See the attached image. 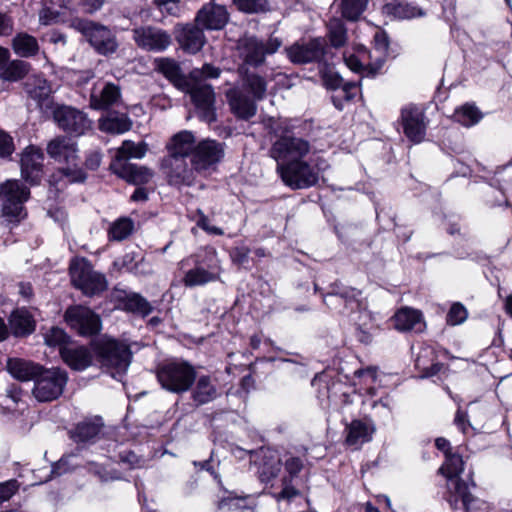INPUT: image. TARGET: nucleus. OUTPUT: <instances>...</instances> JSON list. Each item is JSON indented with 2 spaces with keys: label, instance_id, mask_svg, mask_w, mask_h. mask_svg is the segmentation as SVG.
I'll use <instances>...</instances> for the list:
<instances>
[{
  "label": "nucleus",
  "instance_id": "nucleus-1",
  "mask_svg": "<svg viewBox=\"0 0 512 512\" xmlns=\"http://www.w3.org/2000/svg\"><path fill=\"white\" fill-rule=\"evenodd\" d=\"M221 70L211 64H204L201 69L190 72L189 93L196 108L200 111L201 118L211 123L215 121V93L211 85L203 83V80L215 79L220 76Z\"/></svg>",
  "mask_w": 512,
  "mask_h": 512
},
{
  "label": "nucleus",
  "instance_id": "nucleus-2",
  "mask_svg": "<svg viewBox=\"0 0 512 512\" xmlns=\"http://www.w3.org/2000/svg\"><path fill=\"white\" fill-rule=\"evenodd\" d=\"M47 154L56 162L65 166L59 169V172L70 183H82L87 176L79 166V156L77 144L66 136H58L48 142L46 147Z\"/></svg>",
  "mask_w": 512,
  "mask_h": 512
},
{
  "label": "nucleus",
  "instance_id": "nucleus-3",
  "mask_svg": "<svg viewBox=\"0 0 512 512\" xmlns=\"http://www.w3.org/2000/svg\"><path fill=\"white\" fill-rule=\"evenodd\" d=\"M328 168L327 162L318 157L311 162L302 160L279 163L277 171L285 185L292 189H305L318 183L319 173Z\"/></svg>",
  "mask_w": 512,
  "mask_h": 512
},
{
  "label": "nucleus",
  "instance_id": "nucleus-4",
  "mask_svg": "<svg viewBox=\"0 0 512 512\" xmlns=\"http://www.w3.org/2000/svg\"><path fill=\"white\" fill-rule=\"evenodd\" d=\"M157 379L163 389L181 394L191 389L196 379V370L186 361H168L158 367Z\"/></svg>",
  "mask_w": 512,
  "mask_h": 512
},
{
  "label": "nucleus",
  "instance_id": "nucleus-5",
  "mask_svg": "<svg viewBox=\"0 0 512 512\" xmlns=\"http://www.w3.org/2000/svg\"><path fill=\"white\" fill-rule=\"evenodd\" d=\"M29 195V189L18 180H7L0 186L1 216L7 224L16 225L26 217L23 204Z\"/></svg>",
  "mask_w": 512,
  "mask_h": 512
},
{
  "label": "nucleus",
  "instance_id": "nucleus-6",
  "mask_svg": "<svg viewBox=\"0 0 512 512\" xmlns=\"http://www.w3.org/2000/svg\"><path fill=\"white\" fill-rule=\"evenodd\" d=\"M96 355L103 367L111 370L112 376L125 373L131 363L129 346L115 339H102L95 346Z\"/></svg>",
  "mask_w": 512,
  "mask_h": 512
},
{
  "label": "nucleus",
  "instance_id": "nucleus-7",
  "mask_svg": "<svg viewBox=\"0 0 512 512\" xmlns=\"http://www.w3.org/2000/svg\"><path fill=\"white\" fill-rule=\"evenodd\" d=\"M68 381L60 368L41 369L34 380L32 393L39 402H50L61 396Z\"/></svg>",
  "mask_w": 512,
  "mask_h": 512
},
{
  "label": "nucleus",
  "instance_id": "nucleus-8",
  "mask_svg": "<svg viewBox=\"0 0 512 512\" xmlns=\"http://www.w3.org/2000/svg\"><path fill=\"white\" fill-rule=\"evenodd\" d=\"M281 44L276 37L263 41L254 36H245L238 41L237 48L244 64L257 67L264 63L266 55L275 53Z\"/></svg>",
  "mask_w": 512,
  "mask_h": 512
},
{
  "label": "nucleus",
  "instance_id": "nucleus-9",
  "mask_svg": "<svg viewBox=\"0 0 512 512\" xmlns=\"http://www.w3.org/2000/svg\"><path fill=\"white\" fill-rule=\"evenodd\" d=\"M71 281L86 295H95L106 289L105 277L96 272L85 259L74 260L70 265Z\"/></svg>",
  "mask_w": 512,
  "mask_h": 512
},
{
  "label": "nucleus",
  "instance_id": "nucleus-10",
  "mask_svg": "<svg viewBox=\"0 0 512 512\" xmlns=\"http://www.w3.org/2000/svg\"><path fill=\"white\" fill-rule=\"evenodd\" d=\"M194 262L195 267L188 270L183 277L186 287L202 286L220 278L219 260L214 250L205 251L204 256H197Z\"/></svg>",
  "mask_w": 512,
  "mask_h": 512
},
{
  "label": "nucleus",
  "instance_id": "nucleus-11",
  "mask_svg": "<svg viewBox=\"0 0 512 512\" xmlns=\"http://www.w3.org/2000/svg\"><path fill=\"white\" fill-rule=\"evenodd\" d=\"M224 154V143L206 139L197 144L190 158V164L199 174H210L223 159Z\"/></svg>",
  "mask_w": 512,
  "mask_h": 512
},
{
  "label": "nucleus",
  "instance_id": "nucleus-12",
  "mask_svg": "<svg viewBox=\"0 0 512 512\" xmlns=\"http://www.w3.org/2000/svg\"><path fill=\"white\" fill-rule=\"evenodd\" d=\"M360 296V290L334 283L331 286V291L324 296L323 301L330 309L338 310L342 314L355 311L364 312L365 306Z\"/></svg>",
  "mask_w": 512,
  "mask_h": 512
},
{
  "label": "nucleus",
  "instance_id": "nucleus-13",
  "mask_svg": "<svg viewBox=\"0 0 512 512\" xmlns=\"http://www.w3.org/2000/svg\"><path fill=\"white\" fill-rule=\"evenodd\" d=\"M311 150L310 143L290 134L281 135L271 146L270 156L278 164L302 160Z\"/></svg>",
  "mask_w": 512,
  "mask_h": 512
},
{
  "label": "nucleus",
  "instance_id": "nucleus-14",
  "mask_svg": "<svg viewBox=\"0 0 512 512\" xmlns=\"http://www.w3.org/2000/svg\"><path fill=\"white\" fill-rule=\"evenodd\" d=\"M76 28L99 54L108 55L117 50L116 37L107 27L92 21L80 20Z\"/></svg>",
  "mask_w": 512,
  "mask_h": 512
},
{
  "label": "nucleus",
  "instance_id": "nucleus-15",
  "mask_svg": "<svg viewBox=\"0 0 512 512\" xmlns=\"http://www.w3.org/2000/svg\"><path fill=\"white\" fill-rule=\"evenodd\" d=\"M161 168L168 184L178 188L194 185L199 174L187 158L167 156L163 159Z\"/></svg>",
  "mask_w": 512,
  "mask_h": 512
},
{
  "label": "nucleus",
  "instance_id": "nucleus-16",
  "mask_svg": "<svg viewBox=\"0 0 512 512\" xmlns=\"http://www.w3.org/2000/svg\"><path fill=\"white\" fill-rule=\"evenodd\" d=\"M49 112L52 113L58 127L67 133L79 136L91 128V121L86 114L74 107L54 105Z\"/></svg>",
  "mask_w": 512,
  "mask_h": 512
},
{
  "label": "nucleus",
  "instance_id": "nucleus-17",
  "mask_svg": "<svg viewBox=\"0 0 512 512\" xmlns=\"http://www.w3.org/2000/svg\"><path fill=\"white\" fill-rule=\"evenodd\" d=\"M133 40L145 51L162 52L172 43L171 35L158 27L140 26L132 30Z\"/></svg>",
  "mask_w": 512,
  "mask_h": 512
},
{
  "label": "nucleus",
  "instance_id": "nucleus-18",
  "mask_svg": "<svg viewBox=\"0 0 512 512\" xmlns=\"http://www.w3.org/2000/svg\"><path fill=\"white\" fill-rule=\"evenodd\" d=\"M65 319L68 325L82 336L95 335L101 329L100 317L84 306L68 308Z\"/></svg>",
  "mask_w": 512,
  "mask_h": 512
},
{
  "label": "nucleus",
  "instance_id": "nucleus-19",
  "mask_svg": "<svg viewBox=\"0 0 512 512\" xmlns=\"http://www.w3.org/2000/svg\"><path fill=\"white\" fill-rule=\"evenodd\" d=\"M27 96L36 102L37 107L44 113H49L55 103L51 83L42 75H32L24 83Z\"/></svg>",
  "mask_w": 512,
  "mask_h": 512
},
{
  "label": "nucleus",
  "instance_id": "nucleus-20",
  "mask_svg": "<svg viewBox=\"0 0 512 512\" xmlns=\"http://www.w3.org/2000/svg\"><path fill=\"white\" fill-rule=\"evenodd\" d=\"M326 43L322 38H315L308 42H296L286 49L291 62L295 64H306L320 61L326 55Z\"/></svg>",
  "mask_w": 512,
  "mask_h": 512
},
{
  "label": "nucleus",
  "instance_id": "nucleus-21",
  "mask_svg": "<svg viewBox=\"0 0 512 512\" xmlns=\"http://www.w3.org/2000/svg\"><path fill=\"white\" fill-rule=\"evenodd\" d=\"M454 491L449 493L448 502L453 509L463 508L465 512H488L489 504L474 497L468 489L467 483L457 481L453 483Z\"/></svg>",
  "mask_w": 512,
  "mask_h": 512
},
{
  "label": "nucleus",
  "instance_id": "nucleus-22",
  "mask_svg": "<svg viewBox=\"0 0 512 512\" xmlns=\"http://www.w3.org/2000/svg\"><path fill=\"white\" fill-rule=\"evenodd\" d=\"M122 103L121 88L112 82H101L95 85L90 95L93 109L104 110Z\"/></svg>",
  "mask_w": 512,
  "mask_h": 512
},
{
  "label": "nucleus",
  "instance_id": "nucleus-23",
  "mask_svg": "<svg viewBox=\"0 0 512 512\" xmlns=\"http://www.w3.org/2000/svg\"><path fill=\"white\" fill-rule=\"evenodd\" d=\"M401 121L404 133L407 138L414 142L423 141L426 134V124L424 122V113L417 107H405L401 111Z\"/></svg>",
  "mask_w": 512,
  "mask_h": 512
},
{
  "label": "nucleus",
  "instance_id": "nucleus-24",
  "mask_svg": "<svg viewBox=\"0 0 512 512\" xmlns=\"http://www.w3.org/2000/svg\"><path fill=\"white\" fill-rule=\"evenodd\" d=\"M228 18L229 14L224 6L210 2L198 11L195 20L202 28L219 30L226 25Z\"/></svg>",
  "mask_w": 512,
  "mask_h": 512
},
{
  "label": "nucleus",
  "instance_id": "nucleus-25",
  "mask_svg": "<svg viewBox=\"0 0 512 512\" xmlns=\"http://www.w3.org/2000/svg\"><path fill=\"white\" fill-rule=\"evenodd\" d=\"M155 71L162 74L174 87L181 91L189 88L190 77L187 78L180 64L169 57H159L154 60Z\"/></svg>",
  "mask_w": 512,
  "mask_h": 512
},
{
  "label": "nucleus",
  "instance_id": "nucleus-26",
  "mask_svg": "<svg viewBox=\"0 0 512 512\" xmlns=\"http://www.w3.org/2000/svg\"><path fill=\"white\" fill-rule=\"evenodd\" d=\"M303 462L298 457H290L285 461V470L288 476L282 479V490L276 495L277 500H291L300 495L298 490L300 479L297 474L302 470Z\"/></svg>",
  "mask_w": 512,
  "mask_h": 512
},
{
  "label": "nucleus",
  "instance_id": "nucleus-27",
  "mask_svg": "<svg viewBox=\"0 0 512 512\" xmlns=\"http://www.w3.org/2000/svg\"><path fill=\"white\" fill-rule=\"evenodd\" d=\"M43 159V153L39 148L29 146L25 149L21 157V174L27 182L36 184L40 181Z\"/></svg>",
  "mask_w": 512,
  "mask_h": 512
},
{
  "label": "nucleus",
  "instance_id": "nucleus-28",
  "mask_svg": "<svg viewBox=\"0 0 512 512\" xmlns=\"http://www.w3.org/2000/svg\"><path fill=\"white\" fill-rule=\"evenodd\" d=\"M72 13L70 0H59L55 7L53 0H43L39 10V23L44 26L64 22Z\"/></svg>",
  "mask_w": 512,
  "mask_h": 512
},
{
  "label": "nucleus",
  "instance_id": "nucleus-29",
  "mask_svg": "<svg viewBox=\"0 0 512 512\" xmlns=\"http://www.w3.org/2000/svg\"><path fill=\"white\" fill-rule=\"evenodd\" d=\"M226 97L232 112L241 119L248 120L256 114L254 98H249L239 88H232L226 92Z\"/></svg>",
  "mask_w": 512,
  "mask_h": 512
},
{
  "label": "nucleus",
  "instance_id": "nucleus-30",
  "mask_svg": "<svg viewBox=\"0 0 512 512\" xmlns=\"http://www.w3.org/2000/svg\"><path fill=\"white\" fill-rule=\"evenodd\" d=\"M394 326L399 331H413L421 333L426 328L421 311L410 307L399 309L394 317Z\"/></svg>",
  "mask_w": 512,
  "mask_h": 512
},
{
  "label": "nucleus",
  "instance_id": "nucleus-31",
  "mask_svg": "<svg viewBox=\"0 0 512 512\" xmlns=\"http://www.w3.org/2000/svg\"><path fill=\"white\" fill-rule=\"evenodd\" d=\"M110 169L120 178L134 185L146 184L153 177L152 170L132 163L110 164Z\"/></svg>",
  "mask_w": 512,
  "mask_h": 512
},
{
  "label": "nucleus",
  "instance_id": "nucleus-32",
  "mask_svg": "<svg viewBox=\"0 0 512 512\" xmlns=\"http://www.w3.org/2000/svg\"><path fill=\"white\" fill-rule=\"evenodd\" d=\"M191 387V398L196 406H202L214 401L219 392L210 376L201 375L195 379Z\"/></svg>",
  "mask_w": 512,
  "mask_h": 512
},
{
  "label": "nucleus",
  "instance_id": "nucleus-33",
  "mask_svg": "<svg viewBox=\"0 0 512 512\" xmlns=\"http://www.w3.org/2000/svg\"><path fill=\"white\" fill-rule=\"evenodd\" d=\"M176 39L180 47L189 54L199 52L205 44V35L198 26L186 25L178 32Z\"/></svg>",
  "mask_w": 512,
  "mask_h": 512
},
{
  "label": "nucleus",
  "instance_id": "nucleus-34",
  "mask_svg": "<svg viewBox=\"0 0 512 512\" xmlns=\"http://www.w3.org/2000/svg\"><path fill=\"white\" fill-rule=\"evenodd\" d=\"M6 369L13 378L29 381L35 380L42 367L22 358H8Z\"/></svg>",
  "mask_w": 512,
  "mask_h": 512
},
{
  "label": "nucleus",
  "instance_id": "nucleus-35",
  "mask_svg": "<svg viewBox=\"0 0 512 512\" xmlns=\"http://www.w3.org/2000/svg\"><path fill=\"white\" fill-rule=\"evenodd\" d=\"M196 139L192 132L184 130L173 136L169 145L170 157L187 158L192 156L196 148Z\"/></svg>",
  "mask_w": 512,
  "mask_h": 512
},
{
  "label": "nucleus",
  "instance_id": "nucleus-36",
  "mask_svg": "<svg viewBox=\"0 0 512 512\" xmlns=\"http://www.w3.org/2000/svg\"><path fill=\"white\" fill-rule=\"evenodd\" d=\"M374 429L361 420H353L346 426V443L349 446L358 449L361 445L369 442L372 438Z\"/></svg>",
  "mask_w": 512,
  "mask_h": 512
},
{
  "label": "nucleus",
  "instance_id": "nucleus-37",
  "mask_svg": "<svg viewBox=\"0 0 512 512\" xmlns=\"http://www.w3.org/2000/svg\"><path fill=\"white\" fill-rule=\"evenodd\" d=\"M103 423L101 418L84 420L71 431V438L77 443H91L99 436Z\"/></svg>",
  "mask_w": 512,
  "mask_h": 512
},
{
  "label": "nucleus",
  "instance_id": "nucleus-38",
  "mask_svg": "<svg viewBox=\"0 0 512 512\" xmlns=\"http://www.w3.org/2000/svg\"><path fill=\"white\" fill-rule=\"evenodd\" d=\"M445 458V463L440 467L439 472L446 477L448 492L451 493L454 491L453 483L463 481L459 476L464 470V462L459 454L452 452H447Z\"/></svg>",
  "mask_w": 512,
  "mask_h": 512
},
{
  "label": "nucleus",
  "instance_id": "nucleus-39",
  "mask_svg": "<svg viewBox=\"0 0 512 512\" xmlns=\"http://www.w3.org/2000/svg\"><path fill=\"white\" fill-rule=\"evenodd\" d=\"M132 127V121L125 113H108L99 119V129L109 134H123Z\"/></svg>",
  "mask_w": 512,
  "mask_h": 512
},
{
  "label": "nucleus",
  "instance_id": "nucleus-40",
  "mask_svg": "<svg viewBox=\"0 0 512 512\" xmlns=\"http://www.w3.org/2000/svg\"><path fill=\"white\" fill-rule=\"evenodd\" d=\"M61 357L64 362L75 370H84L92 361L87 348L83 346H70L61 349Z\"/></svg>",
  "mask_w": 512,
  "mask_h": 512
},
{
  "label": "nucleus",
  "instance_id": "nucleus-41",
  "mask_svg": "<svg viewBox=\"0 0 512 512\" xmlns=\"http://www.w3.org/2000/svg\"><path fill=\"white\" fill-rule=\"evenodd\" d=\"M239 72L242 76L243 88L252 94L254 100L260 101L264 99L267 91L266 80L254 72H249L244 67H240Z\"/></svg>",
  "mask_w": 512,
  "mask_h": 512
},
{
  "label": "nucleus",
  "instance_id": "nucleus-42",
  "mask_svg": "<svg viewBox=\"0 0 512 512\" xmlns=\"http://www.w3.org/2000/svg\"><path fill=\"white\" fill-rule=\"evenodd\" d=\"M262 462L259 465L258 473L262 482L268 483L280 472L282 463L276 452L262 450Z\"/></svg>",
  "mask_w": 512,
  "mask_h": 512
},
{
  "label": "nucleus",
  "instance_id": "nucleus-43",
  "mask_svg": "<svg viewBox=\"0 0 512 512\" xmlns=\"http://www.w3.org/2000/svg\"><path fill=\"white\" fill-rule=\"evenodd\" d=\"M9 325L15 336H26L35 329L32 315L26 309H16L9 317Z\"/></svg>",
  "mask_w": 512,
  "mask_h": 512
},
{
  "label": "nucleus",
  "instance_id": "nucleus-44",
  "mask_svg": "<svg viewBox=\"0 0 512 512\" xmlns=\"http://www.w3.org/2000/svg\"><path fill=\"white\" fill-rule=\"evenodd\" d=\"M147 152V145L144 142L135 143L131 140H125L116 150L111 164H126L131 158L142 159Z\"/></svg>",
  "mask_w": 512,
  "mask_h": 512
},
{
  "label": "nucleus",
  "instance_id": "nucleus-45",
  "mask_svg": "<svg viewBox=\"0 0 512 512\" xmlns=\"http://www.w3.org/2000/svg\"><path fill=\"white\" fill-rule=\"evenodd\" d=\"M344 61L347 65V67L356 73L367 75V76H374L375 74H372L370 72V63H375L373 60V55L370 51H368L366 48L362 47L359 50V55H349L344 56Z\"/></svg>",
  "mask_w": 512,
  "mask_h": 512
},
{
  "label": "nucleus",
  "instance_id": "nucleus-46",
  "mask_svg": "<svg viewBox=\"0 0 512 512\" xmlns=\"http://www.w3.org/2000/svg\"><path fill=\"white\" fill-rule=\"evenodd\" d=\"M382 10L386 15L402 19H409L424 15L422 10L416 6L408 3H402L397 0H389L384 4Z\"/></svg>",
  "mask_w": 512,
  "mask_h": 512
},
{
  "label": "nucleus",
  "instance_id": "nucleus-47",
  "mask_svg": "<svg viewBox=\"0 0 512 512\" xmlns=\"http://www.w3.org/2000/svg\"><path fill=\"white\" fill-rule=\"evenodd\" d=\"M388 37L384 32H376L374 36V50L370 51L375 63H370V72L376 74L383 66L388 52Z\"/></svg>",
  "mask_w": 512,
  "mask_h": 512
},
{
  "label": "nucleus",
  "instance_id": "nucleus-48",
  "mask_svg": "<svg viewBox=\"0 0 512 512\" xmlns=\"http://www.w3.org/2000/svg\"><path fill=\"white\" fill-rule=\"evenodd\" d=\"M12 46L15 53L21 57H31L39 51L37 39L27 33L17 34L13 39Z\"/></svg>",
  "mask_w": 512,
  "mask_h": 512
},
{
  "label": "nucleus",
  "instance_id": "nucleus-49",
  "mask_svg": "<svg viewBox=\"0 0 512 512\" xmlns=\"http://www.w3.org/2000/svg\"><path fill=\"white\" fill-rule=\"evenodd\" d=\"M124 309L133 313H138L143 316L148 315L152 311L150 303L138 293L129 292L124 293L120 298Z\"/></svg>",
  "mask_w": 512,
  "mask_h": 512
},
{
  "label": "nucleus",
  "instance_id": "nucleus-50",
  "mask_svg": "<svg viewBox=\"0 0 512 512\" xmlns=\"http://www.w3.org/2000/svg\"><path fill=\"white\" fill-rule=\"evenodd\" d=\"M29 63L23 60H13L7 62L1 69V78L6 81L15 82L22 79L29 72Z\"/></svg>",
  "mask_w": 512,
  "mask_h": 512
},
{
  "label": "nucleus",
  "instance_id": "nucleus-51",
  "mask_svg": "<svg viewBox=\"0 0 512 512\" xmlns=\"http://www.w3.org/2000/svg\"><path fill=\"white\" fill-rule=\"evenodd\" d=\"M483 115L473 104H464L455 111V119L465 127H471L477 124Z\"/></svg>",
  "mask_w": 512,
  "mask_h": 512
},
{
  "label": "nucleus",
  "instance_id": "nucleus-52",
  "mask_svg": "<svg viewBox=\"0 0 512 512\" xmlns=\"http://www.w3.org/2000/svg\"><path fill=\"white\" fill-rule=\"evenodd\" d=\"M328 37L335 48L342 47L347 41V29L341 19L333 18L328 23Z\"/></svg>",
  "mask_w": 512,
  "mask_h": 512
},
{
  "label": "nucleus",
  "instance_id": "nucleus-53",
  "mask_svg": "<svg viewBox=\"0 0 512 512\" xmlns=\"http://www.w3.org/2000/svg\"><path fill=\"white\" fill-rule=\"evenodd\" d=\"M134 229V223L130 218H120L116 220L109 228V238L115 241L126 239Z\"/></svg>",
  "mask_w": 512,
  "mask_h": 512
},
{
  "label": "nucleus",
  "instance_id": "nucleus-54",
  "mask_svg": "<svg viewBox=\"0 0 512 512\" xmlns=\"http://www.w3.org/2000/svg\"><path fill=\"white\" fill-rule=\"evenodd\" d=\"M368 0H341L343 17L348 20H357L366 8Z\"/></svg>",
  "mask_w": 512,
  "mask_h": 512
},
{
  "label": "nucleus",
  "instance_id": "nucleus-55",
  "mask_svg": "<svg viewBox=\"0 0 512 512\" xmlns=\"http://www.w3.org/2000/svg\"><path fill=\"white\" fill-rule=\"evenodd\" d=\"M338 91L339 94L333 97V103L336 108L342 110L341 101H351L358 92V85L355 82H344Z\"/></svg>",
  "mask_w": 512,
  "mask_h": 512
},
{
  "label": "nucleus",
  "instance_id": "nucleus-56",
  "mask_svg": "<svg viewBox=\"0 0 512 512\" xmlns=\"http://www.w3.org/2000/svg\"><path fill=\"white\" fill-rule=\"evenodd\" d=\"M67 335L65 331L58 327H52L44 336L45 343L50 347H59L61 350L64 347H70L67 345Z\"/></svg>",
  "mask_w": 512,
  "mask_h": 512
},
{
  "label": "nucleus",
  "instance_id": "nucleus-57",
  "mask_svg": "<svg viewBox=\"0 0 512 512\" xmlns=\"http://www.w3.org/2000/svg\"><path fill=\"white\" fill-rule=\"evenodd\" d=\"M468 317L467 309L460 302H455L451 305L447 316L446 322L451 326L462 324Z\"/></svg>",
  "mask_w": 512,
  "mask_h": 512
},
{
  "label": "nucleus",
  "instance_id": "nucleus-58",
  "mask_svg": "<svg viewBox=\"0 0 512 512\" xmlns=\"http://www.w3.org/2000/svg\"><path fill=\"white\" fill-rule=\"evenodd\" d=\"M320 73L323 83L327 89L339 90L345 82L339 73L335 72L330 67H324L320 70Z\"/></svg>",
  "mask_w": 512,
  "mask_h": 512
},
{
  "label": "nucleus",
  "instance_id": "nucleus-59",
  "mask_svg": "<svg viewBox=\"0 0 512 512\" xmlns=\"http://www.w3.org/2000/svg\"><path fill=\"white\" fill-rule=\"evenodd\" d=\"M75 460L76 455L74 454L63 456L52 466L51 473L59 476L74 470L77 466H79V463Z\"/></svg>",
  "mask_w": 512,
  "mask_h": 512
},
{
  "label": "nucleus",
  "instance_id": "nucleus-60",
  "mask_svg": "<svg viewBox=\"0 0 512 512\" xmlns=\"http://www.w3.org/2000/svg\"><path fill=\"white\" fill-rule=\"evenodd\" d=\"M236 7L245 13H258L265 10L266 0H233Z\"/></svg>",
  "mask_w": 512,
  "mask_h": 512
},
{
  "label": "nucleus",
  "instance_id": "nucleus-61",
  "mask_svg": "<svg viewBox=\"0 0 512 512\" xmlns=\"http://www.w3.org/2000/svg\"><path fill=\"white\" fill-rule=\"evenodd\" d=\"M430 354H432V350L430 348H424L421 351V354L415 360V365L418 368L423 370L425 377L433 376V375L437 374L442 368V364H440V363L432 364L430 367H426L424 365V362L422 361V357H427Z\"/></svg>",
  "mask_w": 512,
  "mask_h": 512
},
{
  "label": "nucleus",
  "instance_id": "nucleus-62",
  "mask_svg": "<svg viewBox=\"0 0 512 512\" xmlns=\"http://www.w3.org/2000/svg\"><path fill=\"white\" fill-rule=\"evenodd\" d=\"M119 461L129 469L141 468L144 466V459L136 455L133 451L125 450L119 453Z\"/></svg>",
  "mask_w": 512,
  "mask_h": 512
},
{
  "label": "nucleus",
  "instance_id": "nucleus-63",
  "mask_svg": "<svg viewBox=\"0 0 512 512\" xmlns=\"http://www.w3.org/2000/svg\"><path fill=\"white\" fill-rule=\"evenodd\" d=\"M19 485L16 480L0 483V504L8 501L17 491Z\"/></svg>",
  "mask_w": 512,
  "mask_h": 512
},
{
  "label": "nucleus",
  "instance_id": "nucleus-64",
  "mask_svg": "<svg viewBox=\"0 0 512 512\" xmlns=\"http://www.w3.org/2000/svg\"><path fill=\"white\" fill-rule=\"evenodd\" d=\"M250 254V249L246 246H238L232 249L231 258L232 261L238 265H244L247 263Z\"/></svg>",
  "mask_w": 512,
  "mask_h": 512
}]
</instances>
